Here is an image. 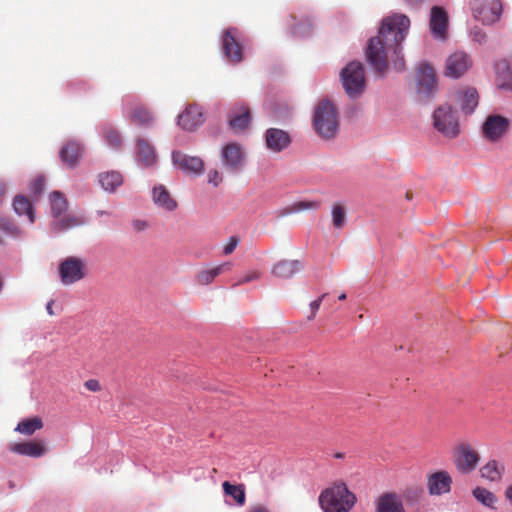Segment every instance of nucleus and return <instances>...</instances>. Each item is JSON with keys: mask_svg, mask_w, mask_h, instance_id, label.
<instances>
[{"mask_svg": "<svg viewBox=\"0 0 512 512\" xmlns=\"http://www.w3.org/2000/svg\"><path fill=\"white\" fill-rule=\"evenodd\" d=\"M409 27L410 20L404 14H394L382 20L378 35L369 40L366 48L367 61L377 73L383 74L387 70L390 53L396 57L395 68H404V59L399 54Z\"/></svg>", "mask_w": 512, "mask_h": 512, "instance_id": "obj_1", "label": "nucleus"}, {"mask_svg": "<svg viewBox=\"0 0 512 512\" xmlns=\"http://www.w3.org/2000/svg\"><path fill=\"white\" fill-rule=\"evenodd\" d=\"M356 501V496L344 482L334 483L319 495V504L324 512H349Z\"/></svg>", "mask_w": 512, "mask_h": 512, "instance_id": "obj_2", "label": "nucleus"}, {"mask_svg": "<svg viewBox=\"0 0 512 512\" xmlns=\"http://www.w3.org/2000/svg\"><path fill=\"white\" fill-rule=\"evenodd\" d=\"M312 123L318 136L323 139L334 138L339 130L335 105L329 100L320 101L315 109Z\"/></svg>", "mask_w": 512, "mask_h": 512, "instance_id": "obj_3", "label": "nucleus"}, {"mask_svg": "<svg viewBox=\"0 0 512 512\" xmlns=\"http://www.w3.org/2000/svg\"><path fill=\"white\" fill-rule=\"evenodd\" d=\"M343 88L352 98L360 96L366 85L363 65L358 61L348 63L340 73Z\"/></svg>", "mask_w": 512, "mask_h": 512, "instance_id": "obj_4", "label": "nucleus"}, {"mask_svg": "<svg viewBox=\"0 0 512 512\" xmlns=\"http://www.w3.org/2000/svg\"><path fill=\"white\" fill-rule=\"evenodd\" d=\"M453 461L458 472L469 474L477 468L480 454L469 441H458L453 447Z\"/></svg>", "mask_w": 512, "mask_h": 512, "instance_id": "obj_5", "label": "nucleus"}, {"mask_svg": "<svg viewBox=\"0 0 512 512\" xmlns=\"http://www.w3.org/2000/svg\"><path fill=\"white\" fill-rule=\"evenodd\" d=\"M434 128L447 138H456L460 133L459 119L449 104L440 105L432 115Z\"/></svg>", "mask_w": 512, "mask_h": 512, "instance_id": "obj_6", "label": "nucleus"}, {"mask_svg": "<svg viewBox=\"0 0 512 512\" xmlns=\"http://www.w3.org/2000/svg\"><path fill=\"white\" fill-rule=\"evenodd\" d=\"M58 274L63 285H72L86 277V262L75 256L66 257L58 266Z\"/></svg>", "mask_w": 512, "mask_h": 512, "instance_id": "obj_7", "label": "nucleus"}, {"mask_svg": "<svg viewBox=\"0 0 512 512\" xmlns=\"http://www.w3.org/2000/svg\"><path fill=\"white\" fill-rule=\"evenodd\" d=\"M473 17L483 24H492L499 20L502 13L500 0H471Z\"/></svg>", "mask_w": 512, "mask_h": 512, "instance_id": "obj_8", "label": "nucleus"}, {"mask_svg": "<svg viewBox=\"0 0 512 512\" xmlns=\"http://www.w3.org/2000/svg\"><path fill=\"white\" fill-rule=\"evenodd\" d=\"M509 126L508 118L492 114L485 119L482 125V134L488 141L497 142L508 132Z\"/></svg>", "mask_w": 512, "mask_h": 512, "instance_id": "obj_9", "label": "nucleus"}, {"mask_svg": "<svg viewBox=\"0 0 512 512\" xmlns=\"http://www.w3.org/2000/svg\"><path fill=\"white\" fill-rule=\"evenodd\" d=\"M471 66L472 60L470 56L463 51H457L447 57L444 75L457 79L463 76Z\"/></svg>", "mask_w": 512, "mask_h": 512, "instance_id": "obj_10", "label": "nucleus"}, {"mask_svg": "<svg viewBox=\"0 0 512 512\" xmlns=\"http://www.w3.org/2000/svg\"><path fill=\"white\" fill-rule=\"evenodd\" d=\"M223 52L225 56L234 63L243 60L242 46L238 38V30L229 28L225 31L222 40Z\"/></svg>", "mask_w": 512, "mask_h": 512, "instance_id": "obj_11", "label": "nucleus"}, {"mask_svg": "<svg viewBox=\"0 0 512 512\" xmlns=\"http://www.w3.org/2000/svg\"><path fill=\"white\" fill-rule=\"evenodd\" d=\"M418 90L427 97L434 94L437 87L436 75L434 68L429 64H421L416 73Z\"/></svg>", "mask_w": 512, "mask_h": 512, "instance_id": "obj_12", "label": "nucleus"}, {"mask_svg": "<svg viewBox=\"0 0 512 512\" xmlns=\"http://www.w3.org/2000/svg\"><path fill=\"white\" fill-rule=\"evenodd\" d=\"M172 161L175 166L188 174L200 175L204 170V162L196 156H189L181 151L172 153Z\"/></svg>", "mask_w": 512, "mask_h": 512, "instance_id": "obj_13", "label": "nucleus"}, {"mask_svg": "<svg viewBox=\"0 0 512 512\" xmlns=\"http://www.w3.org/2000/svg\"><path fill=\"white\" fill-rule=\"evenodd\" d=\"M452 478L447 471L432 473L427 478V488L430 495H442L451 490Z\"/></svg>", "mask_w": 512, "mask_h": 512, "instance_id": "obj_14", "label": "nucleus"}, {"mask_svg": "<svg viewBox=\"0 0 512 512\" xmlns=\"http://www.w3.org/2000/svg\"><path fill=\"white\" fill-rule=\"evenodd\" d=\"M430 29L435 38L441 40L447 38L448 14L442 7H432L430 15Z\"/></svg>", "mask_w": 512, "mask_h": 512, "instance_id": "obj_15", "label": "nucleus"}, {"mask_svg": "<svg viewBox=\"0 0 512 512\" xmlns=\"http://www.w3.org/2000/svg\"><path fill=\"white\" fill-rule=\"evenodd\" d=\"M204 123L202 108L196 104L189 105L178 117V124L185 130L193 131Z\"/></svg>", "mask_w": 512, "mask_h": 512, "instance_id": "obj_16", "label": "nucleus"}, {"mask_svg": "<svg viewBox=\"0 0 512 512\" xmlns=\"http://www.w3.org/2000/svg\"><path fill=\"white\" fill-rule=\"evenodd\" d=\"M222 162L231 171L239 169L244 160V152L237 143H229L222 149Z\"/></svg>", "mask_w": 512, "mask_h": 512, "instance_id": "obj_17", "label": "nucleus"}, {"mask_svg": "<svg viewBox=\"0 0 512 512\" xmlns=\"http://www.w3.org/2000/svg\"><path fill=\"white\" fill-rule=\"evenodd\" d=\"M136 160L144 167H151L157 161L155 147L144 138L136 139Z\"/></svg>", "mask_w": 512, "mask_h": 512, "instance_id": "obj_18", "label": "nucleus"}, {"mask_svg": "<svg viewBox=\"0 0 512 512\" xmlns=\"http://www.w3.org/2000/svg\"><path fill=\"white\" fill-rule=\"evenodd\" d=\"M251 121L250 108L248 105L242 103L236 105L230 112L229 125L234 131L245 130Z\"/></svg>", "mask_w": 512, "mask_h": 512, "instance_id": "obj_19", "label": "nucleus"}, {"mask_svg": "<svg viewBox=\"0 0 512 512\" xmlns=\"http://www.w3.org/2000/svg\"><path fill=\"white\" fill-rule=\"evenodd\" d=\"M455 101L462 112L469 115L478 106L479 96L476 89L468 87L456 92Z\"/></svg>", "mask_w": 512, "mask_h": 512, "instance_id": "obj_20", "label": "nucleus"}, {"mask_svg": "<svg viewBox=\"0 0 512 512\" xmlns=\"http://www.w3.org/2000/svg\"><path fill=\"white\" fill-rule=\"evenodd\" d=\"M9 449L17 454L25 455L29 457L38 458L45 454L46 448L41 441H27L13 443L9 446Z\"/></svg>", "mask_w": 512, "mask_h": 512, "instance_id": "obj_21", "label": "nucleus"}, {"mask_svg": "<svg viewBox=\"0 0 512 512\" xmlns=\"http://www.w3.org/2000/svg\"><path fill=\"white\" fill-rule=\"evenodd\" d=\"M265 139L267 147L274 152L282 151L288 147L291 142L288 133L277 128L268 129L266 131Z\"/></svg>", "mask_w": 512, "mask_h": 512, "instance_id": "obj_22", "label": "nucleus"}, {"mask_svg": "<svg viewBox=\"0 0 512 512\" xmlns=\"http://www.w3.org/2000/svg\"><path fill=\"white\" fill-rule=\"evenodd\" d=\"M377 512H405L402 499L396 493H384L376 502Z\"/></svg>", "mask_w": 512, "mask_h": 512, "instance_id": "obj_23", "label": "nucleus"}, {"mask_svg": "<svg viewBox=\"0 0 512 512\" xmlns=\"http://www.w3.org/2000/svg\"><path fill=\"white\" fill-rule=\"evenodd\" d=\"M302 268L303 265L299 260H281L272 267L271 273L277 278L289 279Z\"/></svg>", "mask_w": 512, "mask_h": 512, "instance_id": "obj_24", "label": "nucleus"}, {"mask_svg": "<svg viewBox=\"0 0 512 512\" xmlns=\"http://www.w3.org/2000/svg\"><path fill=\"white\" fill-rule=\"evenodd\" d=\"M129 121L131 124L139 127H150L154 123V116L151 111L142 104H137L129 112Z\"/></svg>", "mask_w": 512, "mask_h": 512, "instance_id": "obj_25", "label": "nucleus"}, {"mask_svg": "<svg viewBox=\"0 0 512 512\" xmlns=\"http://www.w3.org/2000/svg\"><path fill=\"white\" fill-rule=\"evenodd\" d=\"M83 148L80 143L76 141H69L60 150L61 161L70 168L77 165L82 156Z\"/></svg>", "mask_w": 512, "mask_h": 512, "instance_id": "obj_26", "label": "nucleus"}, {"mask_svg": "<svg viewBox=\"0 0 512 512\" xmlns=\"http://www.w3.org/2000/svg\"><path fill=\"white\" fill-rule=\"evenodd\" d=\"M152 195L153 201L158 207L167 211H173L177 208V202L163 185L155 186Z\"/></svg>", "mask_w": 512, "mask_h": 512, "instance_id": "obj_27", "label": "nucleus"}, {"mask_svg": "<svg viewBox=\"0 0 512 512\" xmlns=\"http://www.w3.org/2000/svg\"><path fill=\"white\" fill-rule=\"evenodd\" d=\"M496 85L498 88L512 90V70L507 61L502 60L496 63Z\"/></svg>", "mask_w": 512, "mask_h": 512, "instance_id": "obj_28", "label": "nucleus"}, {"mask_svg": "<svg viewBox=\"0 0 512 512\" xmlns=\"http://www.w3.org/2000/svg\"><path fill=\"white\" fill-rule=\"evenodd\" d=\"M231 263L229 262H226V263H222L220 265H217L213 268H210V269H204V270H201L197 275H196V282L199 284V285H209L210 283H212L215 278L226 272V271H230L231 270Z\"/></svg>", "mask_w": 512, "mask_h": 512, "instance_id": "obj_29", "label": "nucleus"}, {"mask_svg": "<svg viewBox=\"0 0 512 512\" xmlns=\"http://www.w3.org/2000/svg\"><path fill=\"white\" fill-rule=\"evenodd\" d=\"M504 470L505 467L502 463L492 459L481 467L480 474L482 478L491 482H495L502 478Z\"/></svg>", "mask_w": 512, "mask_h": 512, "instance_id": "obj_30", "label": "nucleus"}, {"mask_svg": "<svg viewBox=\"0 0 512 512\" xmlns=\"http://www.w3.org/2000/svg\"><path fill=\"white\" fill-rule=\"evenodd\" d=\"M99 183L104 190L113 192L122 185L123 177L117 171L105 172L99 174Z\"/></svg>", "mask_w": 512, "mask_h": 512, "instance_id": "obj_31", "label": "nucleus"}, {"mask_svg": "<svg viewBox=\"0 0 512 512\" xmlns=\"http://www.w3.org/2000/svg\"><path fill=\"white\" fill-rule=\"evenodd\" d=\"M13 208L18 215H27L29 222H34V210L28 198L22 195L16 196L13 201Z\"/></svg>", "mask_w": 512, "mask_h": 512, "instance_id": "obj_32", "label": "nucleus"}, {"mask_svg": "<svg viewBox=\"0 0 512 512\" xmlns=\"http://www.w3.org/2000/svg\"><path fill=\"white\" fill-rule=\"evenodd\" d=\"M51 213L54 218L61 216L68 208V202L64 194L54 191L50 194Z\"/></svg>", "mask_w": 512, "mask_h": 512, "instance_id": "obj_33", "label": "nucleus"}, {"mask_svg": "<svg viewBox=\"0 0 512 512\" xmlns=\"http://www.w3.org/2000/svg\"><path fill=\"white\" fill-rule=\"evenodd\" d=\"M223 491L226 495L231 496L239 506H243L246 502L245 488L242 484L234 485L228 481L222 484Z\"/></svg>", "mask_w": 512, "mask_h": 512, "instance_id": "obj_34", "label": "nucleus"}, {"mask_svg": "<svg viewBox=\"0 0 512 512\" xmlns=\"http://www.w3.org/2000/svg\"><path fill=\"white\" fill-rule=\"evenodd\" d=\"M43 427V422L39 417H33L22 420L18 423L16 431L24 435H32L35 431Z\"/></svg>", "mask_w": 512, "mask_h": 512, "instance_id": "obj_35", "label": "nucleus"}, {"mask_svg": "<svg viewBox=\"0 0 512 512\" xmlns=\"http://www.w3.org/2000/svg\"><path fill=\"white\" fill-rule=\"evenodd\" d=\"M473 496L477 501L481 502L487 507H493L497 501L496 496L492 492L482 487L475 488L473 490Z\"/></svg>", "mask_w": 512, "mask_h": 512, "instance_id": "obj_36", "label": "nucleus"}, {"mask_svg": "<svg viewBox=\"0 0 512 512\" xmlns=\"http://www.w3.org/2000/svg\"><path fill=\"white\" fill-rule=\"evenodd\" d=\"M346 221V210L341 204H334L332 207V222L333 226L341 229Z\"/></svg>", "mask_w": 512, "mask_h": 512, "instance_id": "obj_37", "label": "nucleus"}, {"mask_svg": "<svg viewBox=\"0 0 512 512\" xmlns=\"http://www.w3.org/2000/svg\"><path fill=\"white\" fill-rule=\"evenodd\" d=\"M104 138L111 148L116 150L121 149L123 140L121 134L117 130L113 128L106 129L104 132Z\"/></svg>", "mask_w": 512, "mask_h": 512, "instance_id": "obj_38", "label": "nucleus"}, {"mask_svg": "<svg viewBox=\"0 0 512 512\" xmlns=\"http://www.w3.org/2000/svg\"><path fill=\"white\" fill-rule=\"evenodd\" d=\"M0 229L12 236L19 234L18 227L8 218H0Z\"/></svg>", "mask_w": 512, "mask_h": 512, "instance_id": "obj_39", "label": "nucleus"}, {"mask_svg": "<svg viewBox=\"0 0 512 512\" xmlns=\"http://www.w3.org/2000/svg\"><path fill=\"white\" fill-rule=\"evenodd\" d=\"M45 187V179L42 176H38L34 179L31 184V191L33 197L37 200L39 196L42 194Z\"/></svg>", "mask_w": 512, "mask_h": 512, "instance_id": "obj_40", "label": "nucleus"}, {"mask_svg": "<svg viewBox=\"0 0 512 512\" xmlns=\"http://www.w3.org/2000/svg\"><path fill=\"white\" fill-rule=\"evenodd\" d=\"M83 223V220L78 217H64L58 222L59 229H69L75 226H79Z\"/></svg>", "mask_w": 512, "mask_h": 512, "instance_id": "obj_41", "label": "nucleus"}, {"mask_svg": "<svg viewBox=\"0 0 512 512\" xmlns=\"http://www.w3.org/2000/svg\"><path fill=\"white\" fill-rule=\"evenodd\" d=\"M239 242H240L239 237L231 236L229 238L227 244L223 248V253L225 255H229V254L233 253L234 250L236 249V247L238 246Z\"/></svg>", "mask_w": 512, "mask_h": 512, "instance_id": "obj_42", "label": "nucleus"}, {"mask_svg": "<svg viewBox=\"0 0 512 512\" xmlns=\"http://www.w3.org/2000/svg\"><path fill=\"white\" fill-rule=\"evenodd\" d=\"M320 203L317 201H300L295 204L296 210L317 209Z\"/></svg>", "mask_w": 512, "mask_h": 512, "instance_id": "obj_43", "label": "nucleus"}, {"mask_svg": "<svg viewBox=\"0 0 512 512\" xmlns=\"http://www.w3.org/2000/svg\"><path fill=\"white\" fill-rule=\"evenodd\" d=\"M260 278V272L259 271H250L249 273H247L244 277H242L241 279H239L237 282H236V285H241V284H245V283H248L250 281H253V280H257Z\"/></svg>", "mask_w": 512, "mask_h": 512, "instance_id": "obj_44", "label": "nucleus"}, {"mask_svg": "<svg viewBox=\"0 0 512 512\" xmlns=\"http://www.w3.org/2000/svg\"><path fill=\"white\" fill-rule=\"evenodd\" d=\"M327 296L326 293L322 294L318 299L312 301L310 303V308H311V315L308 317L309 320H312L314 319V317L316 316V313L322 303V300Z\"/></svg>", "mask_w": 512, "mask_h": 512, "instance_id": "obj_45", "label": "nucleus"}, {"mask_svg": "<svg viewBox=\"0 0 512 512\" xmlns=\"http://www.w3.org/2000/svg\"><path fill=\"white\" fill-rule=\"evenodd\" d=\"M222 181V177L217 170H210L208 173V182L214 186H218Z\"/></svg>", "mask_w": 512, "mask_h": 512, "instance_id": "obj_46", "label": "nucleus"}, {"mask_svg": "<svg viewBox=\"0 0 512 512\" xmlns=\"http://www.w3.org/2000/svg\"><path fill=\"white\" fill-rule=\"evenodd\" d=\"M84 386L89 390L93 392H98L101 390L100 382L96 379H89L84 383Z\"/></svg>", "mask_w": 512, "mask_h": 512, "instance_id": "obj_47", "label": "nucleus"}, {"mask_svg": "<svg viewBox=\"0 0 512 512\" xmlns=\"http://www.w3.org/2000/svg\"><path fill=\"white\" fill-rule=\"evenodd\" d=\"M486 38L487 36L482 30L477 29L473 31V40L475 42L482 44L486 41Z\"/></svg>", "mask_w": 512, "mask_h": 512, "instance_id": "obj_48", "label": "nucleus"}, {"mask_svg": "<svg viewBox=\"0 0 512 512\" xmlns=\"http://www.w3.org/2000/svg\"><path fill=\"white\" fill-rule=\"evenodd\" d=\"M248 512H271L268 507L263 504H255L251 506Z\"/></svg>", "mask_w": 512, "mask_h": 512, "instance_id": "obj_49", "label": "nucleus"}, {"mask_svg": "<svg viewBox=\"0 0 512 512\" xmlns=\"http://www.w3.org/2000/svg\"><path fill=\"white\" fill-rule=\"evenodd\" d=\"M134 227H135L137 230H143V229H145L146 224H145V222H142V221H135V222H134Z\"/></svg>", "mask_w": 512, "mask_h": 512, "instance_id": "obj_50", "label": "nucleus"}, {"mask_svg": "<svg viewBox=\"0 0 512 512\" xmlns=\"http://www.w3.org/2000/svg\"><path fill=\"white\" fill-rule=\"evenodd\" d=\"M505 496L512 503V485L506 489Z\"/></svg>", "mask_w": 512, "mask_h": 512, "instance_id": "obj_51", "label": "nucleus"}, {"mask_svg": "<svg viewBox=\"0 0 512 512\" xmlns=\"http://www.w3.org/2000/svg\"><path fill=\"white\" fill-rule=\"evenodd\" d=\"M406 2L407 5L409 6H417L418 4H420L422 2V0H404Z\"/></svg>", "mask_w": 512, "mask_h": 512, "instance_id": "obj_52", "label": "nucleus"}, {"mask_svg": "<svg viewBox=\"0 0 512 512\" xmlns=\"http://www.w3.org/2000/svg\"><path fill=\"white\" fill-rule=\"evenodd\" d=\"M53 303H54L53 300H51V301H49L47 303L46 310H47L49 315H53L54 314L53 309H52Z\"/></svg>", "mask_w": 512, "mask_h": 512, "instance_id": "obj_53", "label": "nucleus"}, {"mask_svg": "<svg viewBox=\"0 0 512 512\" xmlns=\"http://www.w3.org/2000/svg\"><path fill=\"white\" fill-rule=\"evenodd\" d=\"M338 299L343 301L346 299V294L345 293H341L339 296H338Z\"/></svg>", "mask_w": 512, "mask_h": 512, "instance_id": "obj_54", "label": "nucleus"}, {"mask_svg": "<svg viewBox=\"0 0 512 512\" xmlns=\"http://www.w3.org/2000/svg\"><path fill=\"white\" fill-rule=\"evenodd\" d=\"M406 198H407L408 200H411V199H412V192H409V191H408V192L406 193Z\"/></svg>", "mask_w": 512, "mask_h": 512, "instance_id": "obj_55", "label": "nucleus"}, {"mask_svg": "<svg viewBox=\"0 0 512 512\" xmlns=\"http://www.w3.org/2000/svg\"><path fill=\"white\" fill-rule=\"evenodd\" d=\"M342 456H343V455H342L341 453H337V454L335 455V457H337V458H341Z\"/></svg>", "mask_w": 512, "mask_h": 512, "instance_id": "obj_56", "label": "nucleus"}, {"mask_svg": "<svg viewBox=\"0 0 512 512\" xmlns=\"http://www.w3.org/2000/svg\"><path fill=\"white\" fill-rule=\"evenodd\" d=\"M0 244H2V240L0 239Z\"/></svg>", "mask_w": 512, "mask_h": 512, "instance_id": "obj_57", "label": "nucleus"}]
</instances>
